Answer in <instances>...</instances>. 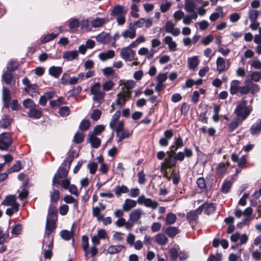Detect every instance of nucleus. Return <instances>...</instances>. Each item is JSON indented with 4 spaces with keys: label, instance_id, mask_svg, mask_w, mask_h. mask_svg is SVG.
Returning <instances> with one entry per match:
<instances>
[{
    "label": "nucleus",
    "instance_id": "28",
    "mask_svg": "<svg viewBox=\"0 0 261 261\" xmlns=\"http://www.w3.org/2000/svg\"><path fill=\"white\" fill-rule=\"evenodd\" d=\"M78 55V51L77 50L67 51L63 54V57L67 61H70L76 59Z\"/></svg>",
    "mask_w": 261,
    "mask_h": 261
},
{
    "label": "nucleus",
    "instance_id": "24",
    "mask_svg": "<svg viewBox=\"0 0 261 261\" xmlns=\"http://www.w3.org/2000/svg\"><path fill=\"white\" fill-rule=\"evenodd\" d=\"M199 207H201L206 215H210L216 210V205L213 203H205Z\"/></svg>",
    "mask_w": 261,
    "mask_h": 261
},
{
    "label": "nucleus",
    "instance_id": "11",
    "mask_svg": "<svg viewBox=\"0 0 261 261\" xmlns=\"http://www.w3.org/2000/svg\"><path fill=\"white\" fill-rule=\"evenodd\" d=\"M116 104L120 107L123 106L126 100L129 99L131 96L130 92H124L118 93L117 95Z\"/></svg>",
    "mask_w": 261,
    "mask_h": 261
},
{
    "label": "nucleus",
    "instance_id": "54",
    "mask_svg": "<svg viewBox=\"0 0 261 261\" xmlns=\"http://www.w3.org/2000/svg\"><path fill=\"white\" fill-rule=\"evenodd\" d=\"M2 79L6 84H10L13 79V75L12 72L8 70L5 71L3 74Z\"/></svg>",
    "mask_w": 261,
    "mask_h": 261
},
{
    "label": "nucleus",
    "instance_id": "12",
    "mask_svg": "<svg viewBox=\"0 0 261 261\" xmlns=\"http://www.w3.org/2000/svg\"><path fill=\"white\" fill-rule=\"evenodd\" d=\"M121 36L124 39L129 38L133 39L136 36V29L134 25L130 24L128 29L123 31Z\"/></svg>",
    "mask_w": 261,
    "mask_h": 261
},
{
    "label": "nucleus",
    "instance_id": "32",
    "mask_svg": "<svg viewBox=\"0 0 261 261\" xmlns=\"http://www.w3.org/2000/svg\"><path fill=\"white\" fill-rule=\"evenodd\" d=\"M62 72V68L59 66H53L48 69V73L49 75L58 78Z\"/></svg>",
    "mask_w": 261,
    "mask_h": 261
},
{
    "label": "nucleus",
    "instance_id": "64",
    "mask_svg": "<svg viewBox=\"0 0 261 261\" xmlns=\"http://www.w3.org/2000/svg\"><path fill=\"white\" fill-rule=\"evenodd\" d=\"M22 231V225L20 224L16 225L11 230L12 235L17 236L21 233Z\"/></svg>",
    "mask_w": 261,
    "mask_h": 261
},
{
    "label": "nucleus",
    "instance_id": "18",
    "mask_svg": "<svg viewBox=\"0 0 261 261\" xmlns=\"http://www.w3.org/2000/svg\"><path fill=\"white\" fill-rule=\"evenodd\" d=\"M253 210L251 207H247L243 211V216H245L243 220L242 223L245 225L248 224L253 219L254 216L252 215Z\"/></svg>",
    "mask_w": 261,
    "mask_h": 261
},
{
    "label": "nucleus",
    "instance_id": "40",
    "mask_svg": "<svg viewBox=\"0 0 261 261\" xmlns=\"http://www.w3.org/2000/svg\"><path fill=\"white\" fill-rule=\"evenodd\" d=\"M155 240L157 244L160 245H165L168 242V238L164 233H158L155 237Z\"/></svg>",
    "mask_w": 261,
    "mask_h": 261
},
{
    "label": "nucleus",
    "instance_id": "44",
    "mask_svg": "<svg viewBox=\"0 0 261 261\" xmlns=\"http://www.w3.org/2000/svg\"><path fill=\"white\" fill-rule=\"evenodd\" d=\"M177 220L176 215L172 213H168L166 216L165 223L167 225H172L174 224Z\"/></svg>",
    "mask_w": 261,
    "mask_h": 261
},
{
    "label": "nucleus",
    "instance_id": "62",
    "mask_svg": "<svg viewBox=\"0 0 261 261\" xmlns=\"http://www.w3.org/2000/svg\"><path fill=\"white\" fill-rule=\"evenodd\" d=\"M135 86V83L133 81H127L124 85L123 91L124 92H130L132 95V89Z\"/></svg>",
    "mask_w": 261,
    "mask_h": 261
},
{
    "label": "nucleus",
    "instance_id": "14",
    "mask_svg": "<svg viewBox=\"0 0 261 261\" xmlns=\"http://www.w3.org/2000/svg\"><path fill=\"white\" fill-rule=\"evenodd\" d=\"M174 24L170 21H168L165 25V31L168 33L171 34L174 36H177L180 34V31L177 28H174Z\"/></svg>",
    "mask_w": 261,
    "mask_h": 261
},
{
    "label": "nucleus",
    "instance_id": "52",
    "mask_svg": "<svg viewBox=\"0 0 261 261\" xmlns=\"http://www.w3.org/2000/svg\"><path fill=\"white\" fill-rule=\"evenodd\" d=\"M58 35H59L58 33H56V34L52 33L47 34V35L44 36L42 38V40L41 41V43L44 44V43L48 42L50 41L53 40L55 38H56L58 36Z\"/></svg>",
    "mask_w": 261,
    "mask_h": 261
},
{
    "label": "nucleus",
    "instance_id": "51",
    "mask_svg": "<svg viewBox=\"0 0 261 261\" xmlns=\"http://www.w3.org/2000/svg\"><path fill=\"white\" fill-rule=\"evenodd\" d=\"M243 121L242 119L238 117L233 119L229 124V132H232Z\"/></svg>",
    "mask_w": 261,
    "mask_h": 261
},
{
    "label": "nucleus",
    "instance_id": "23",
    "mask_svg": "<svg viewBox=\"0 0 261 261\" xmlns=\"http://www.w3.org/2000/svg\"><path fill=\"white\" fill-rule=\"evenodd\" d=\"M164 41L168 46L170 51H174L177 49V43L173 40L172 38L170 36H166Z\"/></svg>",
    "mask_w": 261,
    "mask_h": 261
},
{
    "label": "nucleus",
    "instance_id": "57",
    "mask_svg": "<svg viewBox=\"0 0 261 261\" xmlns=\"http://www.w3.org/2000/svg\"><path fill=\"white\" fill-rule=\"evenodd\" d=\"M47 218L57 219V209L53 205H50L48 209V213Z\"/></svg>",
    "mask_w": 261,
    "mask_h": 261
},
{
    "label": "nucleus",
    "instance_id": "19",
    "mask_svg": "<svg viewBox=\"0 0 261 261\" xmlns=\"http://www.w3.org/2000/svg\"><path fill=\"white\" fill-rule=\"evenodd\" d=\"M2 205L11 206H19V204L16 202V196L13 195L6 196L2 201Z\"/></svg>",
    "mask_w": 261,
    "mask_h": 261
},
{
    "label": "nucleus",
    "instance_id": "37",
    "mask_svg": "<svg viewBox=\"0 0 261 261\" xmlns=\"http://www.w3.org/2000/svg\"><path fill=\"white\" fill-rule=\"evenodd\" d=\"M125 247L122 245H111L108 247L107 251L109 254H113L120 252Z\"/></svg>",
    "mask_w": 261,
    "mask_h": 261
},
{
    "label": "nucleus",
    "instance_id": "29",
    "mask_svg": "<svg viewBox=\"0 0 261 261\" xmlns=\"http://www.w3.org/2000/svg\"><path fill=\"white\" fill-rule=\"evenodd\" d=\"M114 55L115 51L113 50H110L107 51L100 53L98 55V57L100 60L105 61L108 59H112Z\"/></svg>",
    "mask_w": 261,
    "mask_h": 261
},
{
    "label": "nucleus",
    "instance_id": "6",
    "mask_svg": "<svg viewBox=\"0 0 261 261\" xmlns=\"http://www.w3.org/2000/svg\"><path fill=\"white\" fill-rule=\"evenodd\" d=\"M12 143L11 134L4 133L0 135V150H6Z\"/></svg>",
    "mask_w": 261,
    "mask_h": 261
},
{
    "label": "nucleus",
    "instance_id": "34",
    "mask_svg": "<svg viewBox=\"0 0 261 261\" xmlns=\"http://www.w3.org/2000/svg\"><path fill=\"white\" fill-rule=\"evenodd\" d=\"M132 133L128 130H123L120 132H118L116 135L117 142H121L122 140L129 138Z\"/></svg>",
    "mask_w": 261,
    "mask_h": 261
},
{
    "label": "nucleus",
    "instance_id": "56",
    "mask_svg": "<svg viewBox=\"0 0 261 261\" xmlns=\"http://www.w3.org/2000/svg\"><path fill=\"white\" fill-rule=\"evenodd\" d=\"M217 70L219 72L223 71L225 68V62L222 57H219L217 60Z\"/></svg>",
    "mask_w": 261,
    "mask_h": 261
},
{
    "label": "nucleus",
    "instance_id": "48",
    "mask_svg": "<svg viewBox=\"0 0 261 261\" xmlns=\"http://www.w3.org/2000/svg\"><path fill=\"white\" fill-rule=\"evenodd\" d=\"M128 191L129 189L124 185L118 186L115 189V193L117 197H119L122 194L126 193Z\"/></svg>",
    "mask_w": 261,
    "mask_h": 261
},
{
    "label": "nucleus",
    "instance_id": "10",
    "mask_svg": "<svg viewBox=\"0 0 261 261\" xmlns=\"http://www.w3.org/2000/svg\"><path fill=\"white\" fill-rule=\"evenodd\" d=\"M108 21L105 17H91V27L94 29L102 28Z\"/></svg>",
    "mask_w": 261,
    "mask_h": 261
},
{
    "label": "nucleus",
    "instance_id": "13",
    "mask_svg": "<svg viewBox=\"0 0 261 261\" xmlns=\"http://www.w3.org/2000/svg\"><path fill=\"white\" fill-rule=\"evenodd\" d=\"M193 155V151L191 149L185 148L184 151H179L176 154L175 157L176 161L182 162L185 157L191 158Z\"/></svg>",
    "mask_w": 261,
    "mask_h": 261
},
{
    "label": "nucleus",
    "instance_id": "59",
    "mask_svg": "<svg viewBox=\"0 0 261 261\" xmlns=\"http://www.w3.org/2000/svg\"><path fill=\"white\" fill-rule=\"evenodd\" d=\"M112 15L114 16H120L125 14L123 11V8L122 6L119 5L115 7L112 12Z\"/></svg>",
    "mask_w": 261,
    "mask_h": 261
},
{
    "label": "nucleus",
    "instance_id": "8",
    "mask_svg": "<svg viewBox=\"0 0 261 261\" xmlns=\"http://www.w3.org/2000/svg\"><path fill=\"white\" fill-rule=\"evenodd\" d=\"M139 204H144L147 207H150L152 209H155L158 207V203L150 198H146L144 195L140 196L137 200Z\"/></svg>",
    "mask_w": 261,
    "mask_h": 261
},
{
    "label": "nucleus",
    "instance_id": "16",
    "mask_svg": "<svg viewBox=\"0 0 261 261\" xmlns=\"http://www.w3.org/2000/svg\"><path fill=\"white\" fill-rule=\"evenodd\" d=\"M96 41L101 44H108L111 41V35L105 32H102L96 37Z\"/></svg>",
    "mask_w": 261,
    "mask_h": 261
},
{
    "label": "nucleus",
    "instance_id": "45",
    "mask_svg": "<svg viewBox=\"0 0 261 261\" xmlns=\"http://www.w3.org/2000/svg\"><path fill=\"white\" fill-rule=\"evenodd\" d=\"M220 245L223 249H226L228 247V242L225 239L219 240L215 239L213 242V246L214 247H218Z\"/></svg>",
    "mask_w": 261,
    "mask_h": 261
},
{
    "label": "nucleus",
    "instance_id": "22",
    "mask_svg": "<svg viewBox=\"0 0 261 261\" xmlns=\"http://www.w3.org/2000/svg\"><path fill=\"white\" fill-rule=\"evenodd\" d=\"M87 139L92 147L94 148H98L100 145L101 141L96 135L89 134Z\"/></svg>",
    "mask_w": 261,
    "mask_h": 261
},
{
    "label": "nucleus",
    "instance_id": "53",
    "mask_svg": "<svg viewBox=\"0 0 261 261\" xmlns=\"http://www.w3.org/2000/svg\"><path fill=\"white\" fill-rule=\"evenodd\" d=\"M185 9L187 12H193L195 9V5L192 0L186 1Z\"/></svg>",
    "mask_w": 261,
    "mask_h": 261
},
{
    "label": "nucleus",
    "instance_id": "46",
    "mask_svg": "<svg viewBox=\"0 0 261 261\" xmlns=\"http://www.w3.org/2000/svg\"><path fill=\"white\" fill-rule=\"evenodd\" d=\"M73 225L72 226L73 228ZM61 237L65 240L68 241L73 236V231L72 229L70 231L63 230L60 232Z\"/></svg>",
    "mask_w": 261,
    "mask_h": 261
},
{
    "label": "nucleus",
    "instance_id": "25",
    "mask_svg": "<svg viewBox=\"0 0 261 261\" xmlns=\"http://www.w3.org/2000/svg\"><path fill=\"white\" fill-rule=\"evenodd\" d=\"M57 219L55 218H48L46 219V231L47 232L51 233L56 228V222Z\"/></svg>",
    "mask_w": 261,
    "mask_h": 261
},
{
    "label": "nucleus",
    "instance_id": "2",
    "mask_svg": "<svg viewBox=\"0 0 261 261\" xmlns=\"http://www.w3.org/2000/svg\"><path fill=\"white\" fill-rule=\"evenodd\" d=\"M230 239L232 242L236 244V246H232L231 248L235 249L236 248L239 249V246L246 244L249 240V237L246 233L241 234L236 232L230 236Z\"/></svg>",
    "mask_w": 261,
    "mask_h": 261
},
{
    "label": "nucleus",
    "instance_id": "38",
    "mask_svg": "<svg viewBox=\"0 0 261 261\" xmlns=\"http://www.w3.org/2000/svg\"><path fill=\"white\" fill-rule=\"evenodd\" d=\"M189 68L191 70H195L199 64L197 56H193L188 59Z\"/></svg>",
    "mask_w": 261,
    "mask_h": 261
},
{
    "label": "nucleus",
    "instance_id": "39",
    "mask_svg": "<svg viewBox=\"0 0 261 261\" xmlns=\"http://www.w3.org/2000/svg\"><path fill=\"white\" fill-rule=\"evenodd\" d=\"M42 111L41 110L34 107L30 110L28 115L30 118L34 119H39L42 116Z\"/></svg>",
    "mask_w": 261,
    "mask_h": 261
},
{
    "label": "nucleus",
    "instance_id": "58",
    "mask_svg": "<svg viewBox=\"0 0 261 261\" xmlns=\"http://www.w3.org/2000/svg\"><path fill=\"white\" fill-rule=\"evenodd\" d=\"M217 172L220 177H222L224 173H226L227 170V167L225 164L221 163L219 164L217 167Z\"/></svg>",
    "mask_w": 261,
    "mask_h": 261
},
{
    "label": "nucleus",
    "instance_id": "21",
    "mask_svg": "<svg viewBox=\"0 0 261 261\" xmlns=\"http://www.w3.org/2000/svg\"><path fill=\"white\" fill-rule=\"evenodd\" d=\"M53 237L50 233L45 232L43 241L42 248H52L53 246Z\"/></svg>",
    "mask_w": 261,
    "mask_h": 261
},
{
    "label": "nucleus",
    "instance_id": "9",
    "mask_svg": "<svg viewBox=\"0 0 261 261\" xmlns=\"http://www.w3.org/2000/svg\"><path fill=\"white\" fill-rule=\"evenodd\" d=\"M202 212L201 207H198L194 211H191L187 214V219L190 224L195 223L198 218V216Z\"/></svg>",
    "mask_w": 261,
    "mask_h": 261
},
{
    "label": "nucleus",
    "instance_id": "27",
    "mask_svg": "<svg viewBox=\"0 0 261 261\" xmlns=\"http://www.w3.org/2000/svg\"><path fill=\"white\" fill-rule=\"evenodd\" d=\"M156 51L155 49L149 50L146 47H142L139 50L138 54L141 56L146 55L148 59H151Z\"/></svg>",
    "mask_w": 261,
    "mask_h": 261
},
{
    "label": "nucleus",
    "instance_id": "43",
    "mask_svg": "<svg viewBox=\"0 0 261 261\" xmlns=\"http://www.w3.org/2000/svg\"><path fill=\"white\" fill-rule=\"evenodd\" d=\"M240 81L238 80L232 81L230 87V93L231 94H235L239 91L240 92L241 88V86H240Z\"/></svg>",
    "mask_w": 261,
    "mask_h": 261
},
{
    "label": "nucleus",
    "instance_id": "31",
    "mask_svg": "<svg viewBox=\"0 0 261 261\" xmlns=\"http://www.w3.org/2000/svg\"><path fill=\"white\" fill-rule=\"evenodd\" d=\"M184 146V143L181 137L178 136L175 139V145L170 147L171 152L175 153V151L182 148Z\"/></svg>",
    "mask_w": 261,
    "mask_h": 261
},
{
    "label": "nucleus",
    "instance_id": "41",
    "mask_svg": "<svg viewBox=\"0 0 261 261\" xmlns=\"http://www.w3.org/2000/svg\"><path fill=\"white\" fill-rule=\"evenodd\" d=\"M11 98L10 90L4 87L3 88V98L6 107H8Z\"/></svg>",
    "mask_w": 261,
    "mask_h": 261
},
{
    "label": "nucleus",
    "instance_id": "1",
    "mask_svg": "<svg viewBox=\"0 0 261 261\" xmlns=\"http://www.w3.org/2000/svg\"><path fill=\"white\" fill-rule=\"evenodd\" d=\"M67 160L69 162L68 165L65 167H64L62 165L59 168L57 172L54 175L53 179V185H59L60 184V179L61 178H65L67 176L72 159V158L68 157Z\"/></svg>",
    "mask_w": 261,
    "mask_h": 261
},
{
    "label": "nucleus",
    "instance_id": "35",
    "mask_svg": "<svg viewBox=\"0 0 261 261\" xmlns=\"http://www.w3.org/2000/svg\"><path fill=\"white\" fill-rule=\"evenodd\" d=\"M261 132V119H258L256 122L252 125L250 128V133L252 135H256Z\"/></svg>",
    "mask_w": 261,
    "mask_h": 261
},
{
    "label": "nucleus",
    "instance_id": "61",
    "mask_svg": "<svg viewBox=\"0 0 261 261\" xmlns=\"http://www.w3.org/2000/svg\"><path fill=\"white\" fill-rule=\"evenodd\" d=\"M87 168L91 174L95 173L97 169V163L93 162H90L87 165Z\"/></svg>",
    "mask_w": 261,
    "mask_h": 261
},
{
    "label": "nucleus",
    "instance_id": "20",
    "mask_svg": "<svg viewBox=\"0 0 261 261\" xmlns=\"http://www.w3.org/2000/svg\"><path fill=\"white\" fill-rule=\"evenodd\" d=\"M231 160L234 162H237V165L240 168H244L247 161L246 156L243 155L241 158H239L238 155L232 154L231 156Z\"/></svg>",
    "mask_w": 261,
    "mask_h": 261
},
{
    "label": "nucleus",
    "instance_id": "3",
    "mask_svg": "<svg viewBox=\"0 0 261 261\" xmlns=\"http://www.w3.org/2000/svg\"><path fill=\"white\" fill-rule=\"evenodd\" d=\"M167 153L168 154L167 156L161 165V170L163 173L164 176L166 177H168L167 169L175 166L176 163V159L172 153L168 151L167 152Z\"/></svg>",
    "mask_w": 261,
    "mask_h": 261
},
{
    "label": "nucleus",
    "instance_id": "36",
    "mask_svg": "<svg viewBox=\"0 0 261 261\" xmlns=\"http://www.w3.org/2000/svg\"><path fill=\"white\" fill-rule=\"evenodd\" d=\"M80 25V22L77 18H71L69 22V31L71 32L76 31Z\"/></svg>",
    "mask_w": 261,
    "mask_h": 261
},
{
    "label": "nucleus",
    "instance_id": "7",
    "mask_svg": "<svg viewBox=\"0 0 261 261\" xmlns=\"http://www.w3.org/2000/svg\"><path fill=\"white\" fill-rule=\"evenodd\" d=\"M135 51L130 46L123 48L120 52L121 58L126 61H132L135 59Z\"/></svg>",
    "mask_w": 261,
    "mask_h": 261
},
{
    "label": "nucleus",
    "instance_id": "26",
    "mask_svg": "<svg viewBox=\"0 0 261 261\" xmlns=\"http://www.w3.org/2000/svg\"><path fill=\"white\" fill-rule=\"evenodd\" d=\"M91 17H89L85 19H83L80 22L81 29L86 32H90L92 31L91 27Z\"/></svg>",
    "mask_w": 261,
    "mask_h": 261
},
{
    "label": "nucleus",
    "instance_id": "15",
    "mask_svg": "<svg viewBox=\"0 0 261 261\" xmlns=\"http://www.w3.org/2000/svg\"><path fill=\"white\" fill-rule=\"evenodd\" d=\"M107 236V232L104 229H99L97 231V233L94 235L91 238V241L94 245H97L100 243L101 239H105Z\"/></svg>",
    "mask_w": 261,
    "mask_h": 261
},
{
    "label": "nucleus",
    "instance_id": "55",
    "mask_svg": "<svg viewBox=\"0 0 261 261\" xmlns=\"http://www.w3.org/2000/svg\"><path fill=\"white\" fill-rule=\"evenodd\" d=\"M64 201L66 203H73V207L74 208H77L78 202L72 196L70 195H66L64 198Z\"/></svg>",
    "mask_w": 261,
    "mask_h": 261
},
{
    "label": "nucleus",
    "instance_id": "60",
    "mask_svg": "<svg viewBox=\"0 0 261 261\" xmlns=\"http://www.w3.org/2000/svg\"><path fill=\"white\" fill-rule=\"evenodd\" d=\"M23 106L30 110L34 107H36V105L34 103L33 100L30 98H27L23 101Z\"/></svg>",
    "mask_w": 261,
    "mask_h": 261
},
{
    "label": "nucleus",
    "instance_id": "5",
    "mask_svg": "<svg viewBox=\"0 0 261 261\" xmlns=\"http://www.w3.org/2000/svg\"><path fill=\"white\" fill-rule=\"evenodd\" d=\"M246 105L247 101L244 100L238 105L234 111L237 117L242 119V120H245L251 112Z\"/></svg>",
    "mask_w": 261,
    "mask_h": 261
},
{
    "label": "nucleus",
    "instance_id": "17",
    "mask_svg": "<svg viewBox=\"0 0 261 261\" xmlns=\"http://www.w3.org/2000/svg\"><path fill=\"white\" fill-rule=\"evenodd\" d=\"M144 214V212L141 208H137L133 210L129 215V218L135 222L138 223L141 219L142 216Z\"/></svg>",
    "mask_w": 261,
    "mask_h": 261
},
{
    "label": "nucleus",
    "instance_id": "4",
    "mask_svg": "<svg viewBox=\"0 0 261 261\" xmlns=\"http://www.w3.org/2000/svg\"><path fill=\"white\" fill-rule=\"evenodd\" d=\"M100 84L99 82L93 85L90 89L91 93L93 95V100L100 103L104 101L105 93L100 89Z\"/></svg>",
    "mask_w": 261,
    "mask_h": 261
},
{
    "label": "nucleus",
    "instance_id": "50",
    "mask_svg": "<svg viewBox=\"0 0 261 261\" xmlns=\"http://www.w3.org/2000/svg\"><path fill=\"white\" fill-rule=\"evenodd\" d=\"M11 122V118L8 116L5 115L0 120V127L6 128L10 125Z\"/></svg>",
    "mask_w": 261,
    "mask_h": 261
},
{
    "label": "nucleus",
    "instance_id": "42",
    "mask_svg": "<svg viewBox=\"0 0 261 261\" xmlns=\"http://www.w3.org/2000/svg\"><path fill=\"white\" fill-rule=\"evenodd\" d=\"M25 91L31 96L36 95L38 91V86L37 84H32L29 87H25Z\"/></svg>",
    "mask_w": 261,
    "mask_h": 261
},
{
    "label": "nucleus",
    "instance_id": "30",
    "mask_svg": "<svg viewBox=\"0 0 261 261\" xmlns=\"http://www.w3.org/2000/svg\"><path fill=\"white\" fill-rule=\"evenodd\" d=\"M136 205L137 202L136 201L130 199H126L122 205V208L124 211L127 212L136 207Z\"/></svg>",
    "mask_w": 261,
    "mask_h": 261
},
{
    "label": "nucleus",
    "instance_id": "49",
    "mask_svg": "<svg viewBox=\"0 0 261 261\" xmlns=\"http://www.w3.org/2000/svg\"><path fill=\"white\" fill-rule=\"evenodd\" d=\"M165 231L169 237L174 238L178 233V229L176 227L170 226L167 227Z\"/></svg>",
    "mask_w": 261,
    "mask_h": 261
},
{
    "label": "nucleus",
    "instance_id": "33",
    "mask_svg": "<svg viewBox=\"0 0 261 261\" xmlns=\"http://www.w3.org/2000/svg\"><path fill=\"white\" fill-rule=\"evenodd\" d=\"M68 77V74L64 73L63 74V76L61 78V80L63 84L74 85L77 84L79 82V80L78 78H77V77H70L69 81L67 79Z\"/></svg>",
    "mask_w": 261,
    "mask_h": 261
},
{
    "label": "nucleus",
    "instance_id": "63",
    "mask_svg": "<svg viewBox=\"0 0 261 261\" xmlns=\"http://www.w3.org/2000/svg\"><path fill=\"white\" fill-rule=\"evenodd\" d=\"M50 200L52 202H57L60 198V192L58 190L54 189L50 193Z\"/></svg>",
    "mask_w": 261,
    "mask_h": 261
},
{
    "label": "nucleus",
    "instance_id": "47",
    "mask_svg": "<svg viewBox=\"0 0 261 261\" xmlns=\"http://www.w3.org/2000/svg\"><path fill=\"white\" fill-rule=\"evenodd\" d=\"M120 111H117L112 116V119L110 122V127L111 129H114L115 128L116 123L120 117Z\"/></svg>",
    "mask_w": 261,
    "mask_h": 261
}]
</instances>
